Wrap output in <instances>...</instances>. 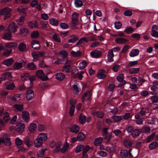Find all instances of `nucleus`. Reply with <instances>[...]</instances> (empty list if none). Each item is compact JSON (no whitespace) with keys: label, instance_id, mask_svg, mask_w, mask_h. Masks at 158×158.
<instances>
[{"label":"nucleus","instance_id":"obj_1","mask_svg":"<svg viewBox=\"0 0 158 158\" xmlns=\"http://www.w3.org/2000/svg\"><path fill=\"white\" fill-rule=\"evenodd\" d=\"M11 10L8 7H6L0 10V16L4 15L3 19L5 20L6 19L10 17L11 16Z\"/></svg>","mask_w":158,"mask_h":158},{"label":"nucleus","instance_id":"obj_2","mask_svg":"<svg viewBox=\"0 0 158 158\" xmlns=\"http://www.w3.org/2000/svg\"><path fill=\"white\" fill-rule=\"evenodd\" d=\"M70 102L71 106L70 107L69 114L71 116H72L73 115L75 109V105L77 103V101L74 99H72L70 100Z\"/></svg>","mask_w":158,"mask_h":158},{"label":"nucleus","instance_id":"obj_3","mask_svg":"<svg viewBox=\"0 0 158 158\" xmlns=\"http://www.w3.org/2000/svg\"><path fill=\"white\" fill-rule=\"evenodd\" d=\"M18 27L14 22H12L9 25L7 28L8 31L11 32L15 33L17 31V28Z\"/></svg>","mask_w":158,"mask_h":158},{"label":"nucleus","instance_id":"obj_4","mask_svg":"<svg viewBox=\"0 0 158 158\" xmlns=\"http://www.w3.org/2000/svg\"><path fill=\"white\" fill-rule=\"evenodd\" d=\"M44 75L45 74L42 70H38L36 73V77L42 81L47 80L48 79L47 77L44 76Z\"/></svg>","mask_w":158,"mask_h":158},{"label":"nucleus","instance_id":"obj_5","mask_svg":"<svg viewBox=\"0 0 158 158\" xmlns=\"http://www.w3.org/2000/svg\"><path fill=\"white\" fill-rule=\"evenodd\" d=\"M25 128V125L23 121H21L17 123L16 126V131L18 132L23 131Z\"/></svg>","mask_w":158,"mask_h":158},{"label":"nucleus","instance_id":"obj_6","mask_svg":"<svg viewBox=\"0 0 158 158\" xmlns=\"http://www.w3.org/2000/svg\"><path fill=\"white\" fill-rule=\"evenodd\" d=\"M22 116L23 120L25 122H27L30 119V114L26 111H24L22 112Z\"/></svg>","mask_w":158,"mask_h":158},{"label":"nucleus","instance_id":"obj_7","mask_svg":"<svg viewBox=\"0 0 158 158\" xmlns=\"http://www.w3.org/2000/svg\"><path fill=\"white\" fill-rule=\"evenodd\" d=\"M34 97V92L32 89H30L27 92L26 98L27 100H31Z\"/></svg>","mask_w":158,"mask_h":158},{"label":"nucleus","instance_id":"obj_8","mask_svg":"<svg viewBox=\"0 0 158 158\" xmlns=\"http://www.w3.org/2000/svg\"><path fill=\"white\" fill-rule=\"evenodd\" d=\"M102 52L101 51L98 50H95L90 53L92 56L96 58H99L102 56Z\"/></svg>","mask_w":158,"mask_h":158},{"label":"nucleus","instance_id":"obj_9","mask_svg":"<svg viewBox=\"0 0 158 158\" xmlns=\"http://www.w3.org/2000/svg\"><path fill=\"white\" fill-rule=\"evenodd\" d=\"M3 142L7 146H10L11 144V142L10 140V136L7 134H5L3 136Z\"/></svg>","mask_w":158,"mask_h":158},{"label":"nucleus","instance_id":"obj_10","mask_svg":"<svg viewBox=\"0 0 158 158\" xmlns=\"http://www.w3.org/2000/svg\"><path fill=\"white\" fill-rule=\"evenodd\" d=\"M32 47L35 50H39L40 47V44L39 41L35 40H33L31 42Z\"/></svg>","mask_w":158,"mask_h":158},{"label":"nucleus","instance_id":"obj_11","mask_svg":"<svg viewBox=\"0 0 158 158\" xmlns=\"http://www.w3.org/2000/svg\"><path fill=\"white\" fill-rule=\"evenodd\" d=\"M15 109V112H21L24 109L23 105V104H15L13 106Z\"/></svg>","mask_w":158,"mask_h":158},{"label":"nucleus","instance_id":"obj_12","mask_svg":"<svg viewBox=\"0 0 158 158\" xmlns=\"http://www.w3.org/2000/svg\"><path fill=\"white\" fill-rule=\"evenodd\" d=\"M37 137L43 142L45 141L48 139L47 135L45 133H40Z\"/></svg>","mask_w":158,"mask_h":158},{"label":"nucleus","instance_id":"obj_13","mask_svg":"<svg viewBox=\"0 0 158 158\" xmlns=\"http://www.w3.org/2000/svg\"><path fill=\"white\" fill-rule=\"evenodd\" d=\"M62 145L61 143L60 142H58L56 143V144L55 145L56 148L53 151L54 153H56L59 152H61V147Z\"/></svg>","mask_w":158,"mask_h":158},{"label":"nucleus","instance_id":"obj_14","mask_svg":"<svg viewBox=\"0 0 158 158\" xmlns=\"http://www.w3.org/2000/svg\"><path fill=\"white\" fill-rule=\"evenodd\" d=\"M142 130L139 129L134 130L131 133V135L134 138L138 137L141 134Z\"/></svg>","mask_w":158,"mask_h":158},{"label":"nucleus","instance_id":"obj_15","mask_svg":"<svg viewBox=\"0 0 158 158\" xmlns=\"http://www.w3.org/2000/svg\"><path fill=\"white\" fill-rule=\"evenodd\" d=\"M92 94L91 92L90 91H86L85 93H84L83 96L82 97V101L83 102H84V99L85 98H87V100H89Z\"/></svg>","mask_w":158,"mask_h":158},{"label":"nucleus","instance_id":"obj_16","mask_svg":"<svg viewBox=\"0 0 158 158\" xmlns=\"http://www.w3.org/2000/svg\"><path fill=\"white\" fill-rule=\"evenodd\" d=\"M114 54L112 50H109L107 55V60L109 62H111L114 61L113 57Z\"/></svg>","mask_w":158,"mask_h":158},{"label":"nucleus","instance_id":"obj_17","mask_svg":"<svg viewBox=\"0 0 158 158\" xmlns=\"http://www.w3.org/2000/svg\"><path fill=\"white\" fill-rule=\"evenodd\" d=\"M36 124L34 123H31L28 127V130L30 133H32L36 130Z\"/></svg>","mask_w":158,"mask_h":158},{"label":"nucleus","instance_id":"obj_18","mask_svg":"<svg viewBox=\"0 0 158 158\" xmlns=\"http://www.w3.org/2000/svg\"><path fill=\"white\" fill-rule=\"evenodd\" d=\"M80 129L79 126L77 125H73L70 128V131L71 132L77 133L78 132Z\"/></svg>","mask_w":158,"mask_h":158},{"label":"nucleus","instance_id":"obj_19","mask_svg":"<svg viewBox=\"0 0 158 158\" xmlns=\"http://www.w3.org/2000/svg\"><path fill=\"white\" fill-rule=\"evenodd\" d=\"M2 77L4 80H10L11 79L12 77L11 75V73L10 72H7L3 74Z\"/></svg>","mask_w":158,"mask_h":158},{"label":"nucleus","instance_id":"obj_20","mask_svg":"<svg viewBox=\"0 0 158 158\" xmlns=\"http://www.w3.org/2000/svg\"><path fill=\"white\" fill-rule=\"evenodd\" d=\"M70 37L71 38V39L68 40V42L69 43H73L76 41L78 40L79 38L78 36L74 35H70Z\"/></svg>","mask_w":158,"mask_h":158},{"label":"nucleus","instance_id":"obj_21","mask_svg":"<svg viewBox=\"0 0 158 158\" xmlns=\"http://www.w3.org/2000/svg\"><path fill=\"white\" fill-rule=\"evenodd\" d=\"M65 77L64 74L61 73H58L56 75V78L59 81L63 80Z\"/></svg>","mask_w":158,"mask_h":158},{"label":"nucleus","instance_id":"obj_22","mask_svg":"<svg viewBox=\"0 0 158 158\" xmlns=\"http://www.w3.org/2000/svg\"><path fill=\"white\" fill-rule=\"evenodd\" d=\"M43 142L37 137L34 141V145L36 147H39L41 146Z\"/></svg>","mask_w":158,"mask_h":158},{"label":"nucleus","instance_id":"obj_23","mask_svg":"<svg viewBox=\"0 0 158 158\" xmlns=\"http://www.w3.org/2000/svg\"><path fill=\"white\" fill-rule=\"evenodd\" d=\"M92 114L94 116H97L99 118H102L104 116V113L102 112H98L97 111H93Z\"/></svg>","mask_w":158,"mask_h":158},{"label":"nucleus","instance_id":"obj_24","mask_svg":"<svg viewBox=\"0 0 158 158\" xmlns=\"http://www.w3.org/2000/svg\"><path fill=\"white\" fill-rule=\"evenodd\" d=\"M13 62L14 60L12 58H10L4 60L3 64L7 66H10Z\"/></svg>","mask_w":158,"mask_h":158},{"label":"nucleus","instance_id":"obj_25","mask_svg":"<svg viewBox=\"0 0 158 158\" xmlns=\"http://www.w3.org/2000/svg\"><path fill=\"white\" fill-rule=\"evenodd\" d=\"M3 38L6 40H11L12 38V34L11 32L9 31V32H7L4 34Z\"/></svg>","mask_w":158,"mask_h":158},{"label":"nucleus","instance_id":"obj_26","mask_svg":"<svg viewBox=\"0 0 158 158\" xmlns=\"http://www.w3.org/2000/svg\"><path fill=\"white\" fill-rule=\"evenodd\" d=\"M115 41L117 43L123 44L125 43L128 41V40L127 39L123 38H118L115 39Z\"/></svg>","mask_w":158,"mask_h":158},{"label":"nucleus","instance_id":"obj_27","mask_svg":"<svg viewBox=\"0 0 158 158\" xmlns=\"http://www.w3.org/2000/svg\"><path fill=\"white\" fill-rule=\"evenodd\" d=\"M139 52V50L137 49H134L132 50L130 53V56L131 57H134L138 55Z\"/></svg>","mask_w":158,"mask_h":158},{"label":"nucleus","instance_id":"obj_28","mask_svg":"<svg viewBox=\"0 0 158 158\" xmlns=\"http://www.w3.org/2000/svg\"><path fill=\"white\" fill-rule=\"evenodd\" d=\"M22 67V63L19 62H15L13 65V69L15 70L20 69Z\"/></svg>","mask_w":158,"mask_h":158},{"label":"nucleus","instance_id":"obj_29","mask_svg":"<svg viewBox=\"0 0 158 158\" xmlns=\"http://www.w3.org/2000/svg\"><path fill=\"white\" fill-rule=\"evenodd\" d=\"M89 41V40L86 37H82L78 41L76 44V45H80L84 43V42L87 43Z\"/></svg>","mask_w":158,"mask_h":158},{"label":"nucleus","instance_id":"obj_30","mask_svg":"<svg viewBox=\"0 0 158 158\" xmlns=\"http://www.w3.org/2000/svg\"><path fill=\"white\" fill-rule=\"evenodd\" d=\"M6 47L8 48H16L17 46V44L16 43H8L6 44Z\"/></svg>","mask_w":158,"mask_h":158},{"label":"nucleus","instance_id":"obj_31","mask_svg":"<svg viewBox=\"0 0 158 158\" xmlns=\"http://www.w3.org/2000/svg\"><path fill=\"white\" fill-rule=\"evenodd\" d=\"M85 135L82 132H79L78 134L77 138L78 141H83L85 139Z\"/></svg>","mask_w":158,"mask_h":158},{"label":"nucleus","instance_id":"obj_32","mask_svg":"<svg viewBox=\"0 0 158 158\" xmlns=\"http://www.w3.org/2000/svg\"><path fill=\"white\" fill-rule=\"evenodd\" d=\"M27 68L29 70H35L36 68V66L34 63H28L27 65Z\"/></svg>","mask_w":158,"mask_h":158},{"label":"nucleus","instance_id":"obj_33","mask_svg":"<svg viewBox=\"0 0 158 158\" xmlns=\"http://www.w3.org/2000/svg\"><path fill=\"white\" fill-rule=\"evenodd\" d=\"M81 52L79 51L76 52H75L74 51H72L71 52V55L74 57H79L81 55Z\"/></svg>","mask_w":158,"mask_h":158},{"label":"nucleus","instance_id":"obj_34","mask_svg":"<svg viewBox=\"0 0 158 158\" xmlns=\"http://www.w3.org/2000/svg\"><path fill=\"white\" fill-rule=\"evenodd\" d=\"M71 65L68 64L64 66L62 71L64 72L69 73L70 71Z\"/></svg>","mask_w":158,"mask_h":158},{"label":"nucleus","instance_id":"obj_35","mask_svg":"<svg viewBox=\"0 0 158 158\" xmlns=\"http://www.w3.org/2000/svg\"><path fill=\"white\" fill-rule=\"evenodd\" d=\"M29 74L27 73H23L21 76V78L23 81L26 80L29 77Z\"/></svg>","mask_w":158,"mask_h":158},{"label":"nucleus","instance_id":"obj_36","mask_svg":"<svg viewBox=\"0 0 158 158\" xmlns=\"http://www.w3.org/2000/svg\"><path fill=\"white\" fill-rule=\"evenodd\" d=\"M158 146V143L156 142H154L151 143L149 147L151 150H152Z\"/></svg>","mask_w":158,"mask_h":158},{"label":"nucleus","instance_id":"obj_37","mask_svg":"<svg viewBox=\"0 0 158 158\" xmlns=\"http://www.w3.org/2000/svg\"><path fill=\"white\" fill-rule=\"evenodd\" d=\"M25 143L28 147H30L32 144V141L28 138L26 139L24 141Z\"/></svg>","mask_w":158,"mask_h":158},{"label":"nucleus","instance_id":"obj_38","mask_svg":"<svg viewBox=\"0 0 158 158\" xmlns=\"http://www.w3.org/2000/svg\"><path fill=\"white\" fill-rule=\"evenodd\" d=\"M86 117L82 114H81L79 118V122L81 124H83L86 120Z\"/></svg>","mask_w":158,"mask_h":158},{"label":"nucleus","instance_id":"obj_39","mask_svg":"<svg viewBox=\"0 0 158 158\" xmlns=\"http://www.w3.org/2000/svg\"><path fill=\"white\" fill-rule=\"evenodd\" d=\"M140 69L139 68H133L130 69L129 70V73L131 74L136 73L139 72L140 70Z\"/></svg>","mask_w":158,"mask_h":158},{"label":"nucleus","instance_id":"obj_40","mask_svg":"<svg viewBox=\"0 0 158 158\" xmlns=\"http://www.w3.org/2000/svg\"><path fill=\"white\" fill-rule=\"evenodd\" d=\"M31 55L33 58L34 61H36L38 59L39 55L38 52H33L32 53Z\"/></svg>","mask_w":158,"mask_h":158},{"label":"nucleus","instance_id":"obj_41","mask_svg":"<svg viewBox=\"0 0 158 158\" xmlns=\"http://www.w3.org/2000/svg\"><path fill=\"white\" fill-rule=\"evenodd\" d=\"M69 147V145L68 143H66L64 145L61 149V152L62 153H64L66 152Z\"/></svg>","mask_w":158,"mask_h":158},{"label":"nucleus","instance_id":"obj_42","mask_svg":"<svg viewBox=\"0 0 158 158\" xmlns=\"http://www.w3.org/2000/svg\"><path fill=\"white\" fill-rule=\"evenodd\" d=\"M26 9V8H24L22 6L19 7L18 8L19 11L20 13H22L23 14V16H26L25 11Z\"/></svg>","mask_w":158,"mask_h":158},{"label":"nucleus","instance_id":"obj_43","mask_svg":"<svg viewBox=\"0 0 158 158\" xmlns=\"http://www.w3.org/2000/svg\"><path fill=\"white\" fill-rule=\"evenodd\" d=\"M134 31L133 28L130 27H127L124 30V32L127 34H131Z\"/></svg>","mask_w":158,"mask_h":158},{"label":"nucleus","instance_id":"obj_44","mask_svg":"<svg viewBox=\"0 0 158 158\" xmlns=\"http://www.w3.org/2000/svg\"><path fill=\"white\" fill-rule=\"evenodd\" d=\"M103 138L101 137H100L96 138L94 140V143L95 145H98L102 142Z\"/></svg>","mask_w":158,"mask_h":158},{"label":"nucleus","instance_id":"obj_45","mask_svg":"<svg viewBox=\"0 0 158 158\" xmlns=\"http://www.w3.org/2000/svg\"><path fill=\"white\" fill-rule=\"evenodd\" d=\"M128 155V152L126 150H122L120 152V155L122 157H126Z\"/></svg>","mask_w":158,"mask_h":158},{"label":"nucleus","instance_id":"obj_46","mask_svg":"<svg viewBox=\"0 0 158 158\" xmlns=\"http://www.w3.org/2000/svg\"><path fill=\"white\" fill-rule=\"evenodd\" d=\"M112 119L115 122H118L121 120L122 118L121 116L114 115L112 117Z\"/></svg>","mask_w":158,"mask_h":158},{"label":"nucleus","instance_id":"obj_47","mask_svg":"<svg viewBox=\"0 0 158 158\" xmlns=\"http://www.w3.org/2000/svg\"><path fill=\"white\" fill-rule=\"evenodd\" d=\"M49 23L52 25L55 26L58 25V23L57 20L53 18L50 19Z\"/></svg>","mask_w":158,"mask_h":158},{"label":"nucleus","instance_id":"obj_48","mask_svg":"<svg viewBox=\"0 0 158 158\" xmlns=\"http://www.w3.org/2000/svg\"><path fill=\"white\" fill-rule=\"evenodd\" d=\"M39 35V33L38 31H33L31 33V37L32 38L35 39L38 37Z\"/></svg>","mask_w":158,"mask_h":158},{"label":"nucleus","instance_id":"obj_49","mask_svg":"<svg viewBox=\"0 0 158 158\" xmlns=\"http://www.w3.org/2000/svg\"><path fill=\"white\" fill-rule=\"evenodd\" d=\"M18 47L19 50L20 52L24 51L26 48L25 45L23 43H20Z\"/></svg>","mask_w":158,"mask_h":158},{"label":"nucleus","instance_id":"obj_50","mask_svg":"<svg viewBox=\"0 0 158 158\" xmlns=\"http://www.w3.org/2000/svg\"><path fill=\"white\" fill-rule=\"evenodd\" d=\"M78 23V20H71V25L72 27V28L73 29H75L76 28V27Z\"/></svg>","mask_w":158,"mask_h":158},{"label":"nucleus","instance_id":"obj_51","mask_svg":"<svg viewBox=\"0 0 158 158\" xmlns=\"http://www.w3.org/2000/svg\"><path fill=\"white\" fill-rule=\"evenodd\" d=\"M24 18L23 16H21L19 19L16 20L17 23L19 25H22L24 23Z\"/></svg>","mask_w":158,"mask_h":158},{"label":"nucleus","instance_id":"obj_52","mask_svg":"<svg viewBox=\"0 0 158 158\" xmlns=\"http://www.w3.org/2000/svg\"><path fill=\"white\" fill-rule=\"evenodd\" d=\"M84 148V146L83 145L81 144L78 145L76 149V152H79L82 151Z\"/></svg>","mask_w":158,"mask_h":158},{"label":"nucleus","instance_id":"obj_53","mask_svg":"<svg viewBox=\"0 0 158 158\" xmlns=\"http://www.w3.org/2000/svg\"><path fill=\"white\" fill-rule=\"evenodd\" d=\"M155 118H152L150 119L147 120L145 123L147 124H151L154 125L155 124Z\"/></svg>","mask_w":158,"mask_h":158},{"label":"nucleus","instance_id":"obj_54","mask_svg":"<svg viewBox=\"0 0 158 158\" xmlns=\"http://www.w3.org/2000/svg\"><path fill=\"white\" fill-rule=\"evenodd\" d=\"M10 119L9 116V114L8 112H6L4 114L3 119L4 120L7 122Z\"/></svg>","mask_w":158,"mask_h":158},{"label":"nucleus","instance_id":"obj_55","mask_svg":"<svg viewBox=\"0 0 158 158\" xmlns=\"http://www.w3.org/2000/svg\"><path fill=\"white\" fill-rule=\"evenodd\" d=\"M75 4L77 7L81 6L83 5V2L80 0H76L74 2Z\"/></svg>","mask_w":158,"mask_h":158},{"label":"nucleus","instance_id":"obj_56","mask_svg":"<svg viewBox=\"0 0 158 158\" xmlns=\"http://www.w3.org/2000/svg\"><path fill=\"white\" fill-rule=\"evenodd\" d=\"M45 150L44 149H42L39 150V152H37L38 157H43L45 153Z\"/></svg>","mask_w":158,"mask_h":158},{"label":"nucleus","instance_id":"obj_57","mask_svg":"<svg viewBox=\"0 0 158 158\" xmlns=\"http://www.w3.org/2000/svg\"><path fill=\"white\" fill-rule=\"evenodd\" d=\"M20 94H18L11 97V101L13 102L16 101L18 100V99L20 98Z\"/></svg>","mask_w":158,"mask_h":158},{"label":"nucleus","instance_id":"obj_58","mask_svg":"<svg viewBox=\"0 0 158 158\" xmlns=\"http://www.w3.org/2000/svg\"><path fill=\"white\" fill-rule=\"evenodd\" d=\"M105 149L109 152H114L115 150V146L113 145L111 147L107 146L106 147Z\"/></svg>","mask_w":158,"mask_h":158},{"label":"nucleus","instance_id":"obj_59","mask_svg":"<svg viewBox=\"0 0 158 158\" xmlns=\"http://www.w3.org/2000/svg\"><path fill=\"white\" fill-rule=\"evenodd\" d=\"M124 145L126 147L128 148L131 146L132 145L131 142L129 140H125L124 141Z\"/></svg>","mask_w":158,"mask_h":158},{"label":"nucleus","instance_id":"obj_60","mask_svg":"<svg viewBox=\"0 0 158 158\" xmlns=\"http://www.w3.org/2000/svg\"><path fill=\"white\" fill-rule=\"evenodd\" d=\"M87 64V62L85 60H83L79 64V67L81 69L85 68Z\"/></svg>","mask_w":158,"mask_h":158},{"label":"nucleus","instance_id":"obj_61","mask_svg":"<svg viewBox=\"0 0 158 158\" xmlns=\"http://www.w3.org/2000/svg\"><path fill=\"white\" fill-rule=\"evenodd\" d=\"M29 26L30 28L36 27L37 26V23L35 21L30 22L28 23Z\"/></svg>","mask_w":158,"mask_h":158},{"label":"nucleus","instance_id":"obj_62","mask_svg":"<svg viewBox=\"0 0 158 158\" xmlns=\"http://www.w3.org/2000/svg\"><path fill=\"white\" fill-rule=\"evenodd\" d=\"M46 129V126L44 125L40 124L38 126V130L40 131H43Z\"/></svg>","mask_w":158,"mask_h":158},{"label":"nucleus","instance_id":"obj_63","mask_svg":"<svg viewBox=\"0 0 158 158\" xmlns=\"http://www.w3.org/2000/svg\"><path fill=\"white\" fill-rule=\"evenodd\" d=\"M53 40L57 42H60V37L56 34H54L52 36Z\"/></svg>","mask_w":158,"mask_h":158},{"label":"nucleus","instance_id":"obj_64","mask_svg":"<svg viewBox=\"0 0 158 158\" xmlns=\"http://www.w3.org/2000/svg\"><path fill=\"white\" fill-rule=\"evenodd\" d=\"M142 130L144 132H148L151 130V129L148 126H144L142 128Z\"/></svg>","mask_w":158,"mask_h":158}]
</instances>
